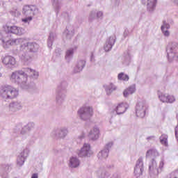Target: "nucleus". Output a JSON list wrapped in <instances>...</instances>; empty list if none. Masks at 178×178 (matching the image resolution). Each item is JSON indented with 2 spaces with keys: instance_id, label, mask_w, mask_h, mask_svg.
Masks as SVG:
<instances>
[{
  "instance_id": "f257e3e1",
  "label": "nucleus",
  "mask_w": 178,
  "mask_h": 178,
  "mask_svg": "<svg viewBox=\"0 0 178 178\" xmlns=\"http://www.w3.org/2000/svg\"><path fill=\"white\" fill-rule=\"evenodd\" d=\"M158 156H159V152H158L155 147H152L146 152L145 157L147 159L153 158L149 164V172L150 176H158V175L163 170V166H165V159L161 157L158 165L156 160H155V158H158Z\"/></svg>"
},
{
  "instance_id": "f03ea898",
  "label": "nucleus",
  "mask_w": 178,
  "mask_h": 178,
  "mask_svg": "<svg viewBox=\"0 0 178 178\" xmlns=\"http://www.w3.org/2000/svg\"><path fill=\"white\" fill-rule=\"evenodd\" d=\"M29 76L25 71H15L11 74L10 80L12 83L17 84L23 90H30V84H29Z\"/></svg>"
},
{
  "instance_id": "7ed1b4c3",
  "label": "nucleus",
  "mask_w": 178,
  "mask_h": 178,
  "mask_svg": "<svg viewBox=\"0 0 178 178\" xmlns=\"http://www.w3.org/2000/svg\"><path fill=\"white\" fill-rule=\"evenodd\" d=\"M0 94L3 99H15L19 97V90L10 85L3 86Z\"/></svg>"
},
{
  "instance_id": "20e7f679",
  "label": "nucleus",
  "mask_w": 178,
  "mask_h": 178,
  "mask_svg": "<svg viewBox=\"0 0 178 178\" xmlns=\"http://www.w3.org/2000/svg\"><path fill=\"white\" fill-rule=\"evenodd\" d=\"M178 44L177 42H170L166 47L167 58L169 62L177 60L178 62Z\"/></svg>"
},
{
  "instance_id": "39448f33",
  "label": "nucleus",
  "mask_w": 178,
  "mask_h": 178,
  "mask_svg": "<svg viewBox=\"0 0 178 178\" xmlns=\"http://www.w3.org/2000/svg\"><path fill=\"white\" fill-rule=\"evenodd\" d=\"M0 40H1L3 47L5 49L10 48L13 45H19V44H23L24 42V38L12 39L8 36L3 35V33L0 31Z\"/></svg>"
},
{
  "instance_id": "423d86ee",
  "label": "nucleus",
  "mask_w": 178,
  "mask_h": 178,
  "mask_svg": "<svg viewBox=\"0 0 178 178\" xmlns=\"http://www.w3.org/2000/svg\"><path fill=\"white\" fill-rule=\"evenodd\" d=\"M77 115L81 120H88L94 116V109L90 106H83L78 110Z\"/></svg>"
},
{
  "instance_id": "0eeeda50",
  "label": "nucleus",
  "mask_w": 178,
  "mask_h": 178,
  "mask_svg": "<svg viewBox=\"0 0 178 178\" xmlns=\"http://www.w3.org/2000/svg\"><path fill=\"white\" fill-rule=\"evenodd\" d=\"M22 14L25 16L22 20L23 23H28V24L33 20L34 15H35V7L33 6H24L22 8Z\"/></svg>"
},
{
  "instance_id": "6e6552de",
  "label": "nucleus",
  "mask_w": 178,
  "mask_h": 178,
  "mask_svg": "<svg viewBox=\"0 0 178 178\" xmlns=\"http://www.w3.org/2000/svg\"><path fill=\"white\" fill-rule=\"evenodd\" d=\"M3 29L8 34H15L16 35H23L26 31L24 29L17 26H9L8 24L3 26Z\"/></svg>"
},
{
  "instance_id": "1a4fd4ad",
  "label": "nucleus",
  "mask_w": 178,
  "mask_h": 178,
  "mask_svg": "<svg viewBox=\"0 0 178 178\" xmlns=\"http://www.w3.org/2000/svg\"><path fill=\"white\" fill-rule=\"evenodd\" d=\"M93 154L94 152H92L90 143H84L82 147L77 151L79 158H90Z\"/></svg>"
},
{
  "instance_id": "9d476101",
  "label": "nucleus",
  "mask_w": 178,
  "mask_h": 178,
  "mask_svg": "<svg viewBox=\"0 0 178 178\" xmlns=\"http://www.w3.org/2000/svg\"><path fill=\"white\" fill-rule=\"evenodd\" d=\"M30 51V52H38L40 45L35 42H27L24 39V42L21 43V51Z\"/></svg>"
},
{
  "instance_id": "9b49d317",
  "label": "nucleus",
  "mask_w": 178,
  "mask_h": 178,
  "mask_svg": "<svg viewBox=\"0 0 178 178\" xmlns=\"http://www.w3.org/2000/svg\"><path fill=\"white\" fill-rule=\"evenodd\" d=\"M148 106H147V102L145 101H140L137 103L136 106V115L138 118H145V113L147 112V109Z\"/></svg>"
},
{
  "instance_id": "f8f14e48",
  "label": "nucleus",
  "mask_w": 178,
  "mask_h": 178,
  "mask_svg": "<svg viewBox=\"0 0 178 178\" xmlns=\"http://www.w3.org/2000/svg\"><path fill=\"white\" fill-rule=\"evenodd\" d=\"M144 173V158L140 156L136 162L134 174L136 177H140Z\"/></svg>"
},
{
  "instance_id": "ddd939ff",
  "label": "nucleus",
  "mask_w": 178,
  "mask_h": 178,
  "mask_svg": "<svg viewBox=\"0 0 178 178\" xmlns=\"http://www.w3.org/2000/svg\"><path fill=\"white\" fill-rule=\"evenodd\" d=\"M1 62L7 69H15L17 65L16 58L12 56H5L2 57Z\"/></svg>"
},
{
  "instance_id": "4468645a",
  "label": "nucleus",
  "mask_w": 178,
  "mask_h": 178,
  "mask_svg": "<svg viewBox=\"0 0 178 178\" xmlns=\"http://www.w3.org/2000/svg\"><path fill=\"white\" fill-rule=\"evenodd\" d=\"M30 154V149L29 147H25L22 152L19 153L17 158V165L19 168H22L24 163L26 162V159L29 158V155Z\"/></svg>"
},
{
  "instance_id": "2eb2a0df",
  "label": "nucleus",
  "mask_w": 178,
  "mask_h": 178,
  "mask_svg": "<svg viewBox=\"0 0 178 178\" xmlns=\"http://www.w3.org/2000/svg\"><path fill=\"white\" fill-rule=\"evenodd\" d=\"M66 99V89L62 88V85L59 86L56 90V102L57 105H62Z\"/></svg>"
},
{
  "instance_id": "dca6fc26",
  "label": "nucleus",
  "mask_w": 178,
  "mask_h": 178,
  "mask_svg": "<svg viewBox=\"0 0 178 178\" xmlns=\"http://www.w3.org/2000/svg\"><path fill=\"white\" fill-rule=\"evenodd\" d=\"M18 55L20 60H22L24 65H30V63L33 62V58H31V56L29 54L27 50H22L21 47H19Z\"/></svg>"
},
{
  "instance_id": "f3484780",
  "label": "nucleus",
  "mask_w": 178,
  "mask_h": 178,
  "mask_svg": "<svg viewBox=\"0 0 178 178\" xmlns=\"http://www.w3.org/2000/svg\"><path fill=\"white\" fill-rule=\"evenodd\" d=\"M158 97L161 102H163L165 104H173L176 101V97L172 95H169L168 93H163L159 92L158 93Z\"/></svg>"
},
{
  "instance_id": "a211bd4d",
  "label": "nucleus",
  "mask_w": 178,
  "mask_h": 178,
  "mask_svg": "<svg viewBox=\"0 0 178 178\" xmlns=\"http://www.w3.org/2000/svg\"><path fill=\"white\" fill-rule=\"evenodd\" d=\"M69 134L67 127H63L60 129H56L51 131L52 137H57L58 138H65Z\"/></svg>"
},
{
  "instance_id": "6ab92c4d",
  "label": "nucleus",
  "mask_w": 178,
  "mask_h": 178,
  "mask_svg": "<svg viewBox=\"0 0 178 178\" xmlns=\"http://www.w3.org/2000/svg\"><path fill=\"white\" fill-rule=\"evenodd\" d=\"M23 108V105L20 102H13L8 105V113L10 115H13V113H16V112L22 110Z\"/></svg>"
},
{
  "instance_id": "aec40b11",
  "label": "nucleus",
  "mask_w": 178,
  "mask_h": 178,
  "mask_svg": "<svg viewBox=\"0 0 178 178\" xmlns=\"http://www.w3.org/2000/svg\"><path fill=\"white\" fill-rule=\"evenodd\" d=\"M143 5H146L149 13H154L156 9V0H141Z\"/></svg>"
},
{
  "instance_id": "412c9836",
  "label": "nucleus",
  "mask_w": 178,
  "mask_h": 178,
  "mask_svg": "<svg viewBox=\"0 0 178 178\" xmlns=\"http://www.w3.org/2000/svg\"><path fill=\"white\" fill-rule=\"evenodd\" d=\"M116 41V36L111 35L110 36L106 41V43L104 46V49L106 52H109L113 45H115V42Z\"/></svg>"
},
{
  "instance_id": "4be33fe9",
  "label": "nucleus",
  "mask_w": 178,
  "mask_h": 178,
  "mask_svg": "<svg viewBox=\"0 0 178 178\" xmlns=\"http://www.w3.org/2000/svg\"><path fill=\"white\" fill-rule=\"evenodd\" d=\"M99 128L95 126L88 133V137L92 141H97L99 138Z\"/></svg>"
},
{
  "instance_id": "5701e85b",
  "label": "nucleus",
  "mask_w": 178,
  "mask_h": 178,
  "mask_svg": "<svg viewBox=\"0 0 178 178\" xmlns=\"http://www.w3.org/2000/svg\"><path fill=\"white\" fill-rule=\"evenodd\" d=\"M81 163L80 159L76 156H71L68 161V166L71 168V169H77Z\"/></svg>"
},
{
  "instance_id": "b1692460",
  "label": "nucleus",
  "mask_w": 178,
  "mask_h": 178,
  "mask_svg": "<svg viewBox=\"0 0 178 178\" xmlns=\"http://www.w3.org/2000/svg\"><path fill=\"white\" fill-rule=\"evenodd\" d=\"M77 51V46H72L68 48L65 51V59L67 62H70L73 59L74 52Z\"/></svg>"
},
{
  "instance_id": "393cba45",
  "label": "nucleus",
  "mask_w": 178,
  "mask_h": 178,
  "mask_svg": "<svg viewBox=\"0 0 178 178\" xmlns=\"http://www.w3.org/2000/svg\"><path fill=\"white\" fill-rule=\"evenodd\" d=\"M121 63L122 67H127V66H130V63H131V54L129 51L124 53L122 59L121 60Z\"/></svg>"
},
{
  "instance_id": "a878e982",
  "label": "nucleus",
  "mask_w": 178,
  "mask_h": 178,
  "mask_svg": "<svg viewBox=\"0 0 178 178\" xmlns=\"http://www.w3.org/2000/svg\"><path fill=\"white\" fill-rule=\"evenodd\" d=\"M86 66V59L79 58L74 67V73H80Z\"/></svg>"
},
{
  "instance_id": "bb28decb",
  "label": "nucleus",
  "mask_w": 178,
  "mask_h": 178,
  "mask_svg": "<svg viewBox=\"0 0 178 178\" xmlns=\"http://www.w3.org/2000/svg\"><path fill=\"white\" fill-rule=\"evenodd\" d=\"M74 35V28L72 26H67L66 30L63 32V37L65 40H70Z\"/></svg>"
},
{
  "instance_id": "cd10ccee",
  "label": "nucleus",
  "mask_w": 178,
  "mask_h": 178,
  "mask_svg": "<svg viewBox=\"0 0 178 178\" xmlns=\"http://www.w3.org/2000/svg\"><path fill=\"white\" fill-rule=\"evenodd\" d=\"M103 87H104V88L106 91V94L107 95H111V94H112L113 92V91H116V90H118V86H116L113 83H110L108 84L104 85Z\"/></svg>"
},
{
  "instance_id": "c85d7f7f",
  "label": "nucleus",
  "mask_w": 178,
  "mask_h": 178,
  "mask_svg": "<svg viewBox=\"0 0 178 178\" xmlns=\"http://www.w3.org/2000/svg\"><path fill=\"white\" fill-rule=\"evenodd\" d=\"M127 108H129V104H127V103H121L117 106L115 112L117 115H122V113L126 112Z\"/></svg>"
},
{
  "instance_id": "c756f323",
  "label": "nucleus",
  "mask_w": 178,
  "mask_h": 178,
  "mask_svg": "<svg viewBox=\"0 0 178 178\" xmlns=\"http://www.w3.org/2000/svg\"><path fill=\"white\" fill-rule=\"evenodd\" d=\"M95 175L98 178H108L109 177V173L106 172L104 167H100L95 172Z\"/></svg>"
},
{
  "instance_id": "7c9ffc66",
  "label": "nucleus",
  "mask_w": 178,
  "mask_h": 178,
  "mask_svg": "<svg viewBox=\"0 0 178 178\" xmlns=\"http://www.w3.org/2000/svg\"><path fill=\"white\" fill-rule=\"evenodd\" d=\"M136 92V85L129 86L123 91V96L124 98H127Z\"/></svg>"
},
{
  "instance_id": "2f4dec72",
  "label": "nucleus",
  "mask_w": 178,
  "mask_h": 178,
  "mask_svg": "<svg viewBox=\"0 0 178 178\" xmlns=\"http://www.w3.org/2000/svg\"><path fill=\"white\" fill-rule=\"evenodd\" d=\"M108 155L109 150L104 149L98 153L97 157L99 161H105L106 160V158H108Z\"/></svg>"
},
{
  "instance_id": "473e14b6",
  "label": "nucleus",
  "mask_w": 178,
  "mask_h": 178,
  "mask_svg": "<svg viewBox=\"0 0 178 178\" xmlns=\"http://www.w3.org/2000/svg\"><path fill=\"white\" fill-rule=\"evenodd\" d=\"M24 71L26 74H29L33 79H38V76H40L38 72L31 68H26Z\"/></svg>"
},
{
  "instance_id": "72a5a7b5",
  "label": "nucleus",
  "mask_w": 178,
  "mask_h": 178,
  "mask_svg": "<svg viewBox=\"0 0 178 178\" xmlns=\"http://www.w3.org/2000/svg\"><path fill=\"white\" fill-rule=\"evenodd\" d=\"M56 40V34L54 33H50L48 40H47V47L49 48H52V44L54 41Z\"/></svg>"
},
{
  "instance_id": "f704fd0d",
  "label": "nucleus",
  "mask_w": 178,
  "mask_h": 178,
  "mask_svg": "<svg viewBox=\"0 0 178 178\" xmlns=\"http://www.w3.org/2000/svg\"><path fill=\"white\" fill-rule=\"evenodd\" d=\"M16 130H19V133L21 136H26L27 131H29V129H27V127H26V125L22 127V124H19L16 127Z\"/></svg>"
},
{
  "instance_id": "c9c22d12",
  "label": "nucleus",
  "mask_w": 178,
  "mask_h": 178,
  "mask_svg": "<svg viewBox=\"0 0 178 178\" xmlns=\"http://www.w3.org/2000/svg\"><path fill=\"white\" fill-rule=\"evenodd\" d=\"M118 79L121 81H129L130 78L129 77V75L124 74V72H121L118 74Z\"/></svg>"
},
{
  "instance_id": "e433bc0d",
  "label": "nucleus",
  "mask_w": 178,
  "mask_h": 178,
  "mask_svg": "<svg viewBox=\"0 0 178 178\" xmlns=\"http://www.w3.org/2000/svg\"><path fill=\"white\" fill-rule=\"evenodd\" d=\"M160 143L162 145L168 147V135L163 134L160 136Z\"/></svg>"
},
{
  "instance_id": "4c0bfd02",
  "label": "nucleus",
  "mask_w": 178,
  "mask_h": 178,
  "mask_svg": "<svg viewBox=\"0 0 178 178\" xmlns=\"http://www.w3.org/2000/svg\"><path fill=\"white\" fill-rule=\"evenodd\" d=\"M86 138V133L82 132L76 138V143L78 144H81V143Z\"/></svg>"
},
{
  "instance_id": "58836bf2",
  "label": "nucleus",
  "mask_w": 178,
  "mask_h": 178,
  "mask_svg": "<svg viewBox=\"0 0 178 178\" xmlns=\"http://www.w3.org/2000/svg\"><path fill=\"white\" fill-rule=\"evenodd\" d=\"M51 2L54 9L59 10L60 8V3H59V0H52Z\"/></svg>"
},
{
  "instance_id": "ea45409f",
  "label": "nucleus",
  "mask_w": 178,
  "mask_h": 178,
  "mask_svg": "<svg viewBox=\"0 0 178 178\" xmlns=\"http://www.w3.org/2000/svg\"><path fill=\"white\" fill-rule=\"evenodd\" d=\"M97 19V10H92L89 15V21L92 22Z\"/></svg>"
},
{
  "instance_id": "a19ab883",
  "label": "nucleus",
  "mask_w": 178,
  "mask_h": 178,
  "mask_svg": "<svg viewBox=\"0 0 178 178\" xmlns=\"http://www.w3.org/2000/svg\"><path fill=\"white\" fill-rule=\"evenodd\" d=\"M25 127H26L28 131H31L34 127H35V124L33 122H28Z\"/></svg>"
},
{
  "instance_id": "79ce46f5",
  "label": "nucleus",
  "mask_w": 178,
  "mask_h": 178,
  "mask_svg": "<svg viewBox=\"0 0 178 178\" xmlns=\"http://www.w3.org/2000/svg\"><path fill=\"white\" fill-rule=\"evenodd\" d=\"M170 29V25L168 22L163 21V25L161 26V30H169Z\"/></svg>"
},
{
  "instance_id": "37998d69",
  "label": "nucleus",
  "mask_w": 178,
  "mask_h": 178,
  "mask_svg": "<svg viewBox=\"0 0 178 178\" xmlns=\"http://www.w3.org/2000/svg\"><path fill=\"white\" fill-rule=\"evenodd\" d=\"M113 146V142L110 141L106 144V145L104 147V149H108V151L109 152V149H111Z\"/></svg>"
},
{
  "instance_id": "c03bdc74",
  "label": "nucleus",
  "mask_w": 178,
  "mask_h": 178,
  "mask_svg": "<svg viewBox=\"0 0 178 178\" xmlns=\"http://www.w3.org/2000/svg\"><path fill=\"white\" fill-rule=\"evenodd\" d=\"M10 14L15 17H19L20 16V11L19 10H13L10 12Z\"/></svg>"
},
{
  "instance_id": "a18cd8bd",
  "label": "nucleus",
  "mask_w": 178,
  "mask_h": 178,
  "mask_svg": "<svg viewBox=\"0 0 178 178\" xmlns=\"http://www.w3.org/2000/svg\"><path fill=\"white\" fill-rule=\"evenodd\" d=\"M104 16V13L102 11H96L97 19H102Z\"/></svg>"
},
{
  "instance_id": "49530a36",
  "label": "nucleus",
  "mask_w": 178,
  "mask_h": 178,
  "mask_svg": "<svg viewBox=\"0 0 178 178\" xmlns=\"http://www.w3.org/2000/svg\"><path fill=\"white\" fill-rule=\"evenodd\" d=\"M161 31L165 37H169L170 35V32L168 29H161Z\"/></svg>"
},
{
  "instance_id": "de8ad7c7",
  "label": "nucleus",
  "mask_w": 178,
  "mask_h": 178,
  "mask_svg": "<svg viewBox=\"0 0 178 178\" xmlns=\"http://www.w3.org/2000/svg\"><path fill=\"white\" fill-rule=\"evenodd\" d=\"M90 61L95 62V56H94V54H92L90 56Z\"/></svg>"
},
{
  "instance_id": "09e8293b",
  "label": "nucleus",
  "mask_w": 178,
  "mask_h": 178,
  "mask_svg": "<svg viewBox=\"0 0 178 178\" xmlns=\"http://www.w3.org/2000/svg\"><path fill=\"white\" fill-rule=\"evenodd\" d=\"M127 35H129V30L127 29L124 32V36L127 37Z\"/></svg>"
},
{
  "instance_id": "8fccbe9b",
  "label": "nucleus",
  "mask_w": 178,
  "mask_h": 178,
  "mask_svg": "<svg viewBox=\"0 0 178 178\" xmlns=\"http://www.w3.org/2000/svg\"><path fill=\"white\" fill-rule=\"evenodd\" d=\"M173 2H175V3H177V5H178V0H172Z\"/></svg>"
},
{
  "instance_id": "3c124183",
  "label": "nucleus",
  "mask_w": 178,
  "mask_h": 178,
  "mask_svg": "<svg viewBox=\"0 0 178 178\" xmlns=\"http://www.w3.org/2000/svg\"><path fill=\"white\" fill-rule=\"evenodd\" d=\"M151 138H154V136H150L147 138V140H151Z\"/></svg>"
},
{
  "instance_id": "603ef678",
  "label": "nucleus",
  "mask_w": 178,
  "mask_h": 178,
  "mask_svg": "<svg viewBox=\"0 0 178 178\" xmlns=\"http://www.w3.org/2000/svg\"><path fill=\"white\" fill-rule=\"evenodd\" d=\"M115 177H111V178H118L116 175H114Z\"/></svg>"
},
{
  "instance_id": "864d4df0",
  "label": "nucleus",
  "mask_w": 178,
  "mask_h": 178,
  "mask_svg": "<svg viewBox=\"0 0 178 178\" xmlns=\"http://www.w3.org/2000/svg\"><path fill=\"white\" fill-rule=\"evenodd\" d=\"M2 51V47L0 46V52Z\"/></svg>"
},
{
  "instance_id": "5fc2aeb1",
  "label": "nucleus",
  "mask_w": 178,
  "mask_h": 178,
  "mask_svg": "<svg viewBox=\"0 0 178 178\" xmlns=\"http://www.w3.org/2000/svg\"><path fill=\"white\" fill-rule=\"evenodd\" d=\"M175 173H177V174H178V170H175Z\"/></svg>"
},
{
  "instance_id": "6e6d98bb",
  "label": "nucleus",
  "mask_w": 178,
  "mask_h": 178,
  "mask_svg": "<svg viewBox=\"0 0 178 178\" xmlns=\"http://www.w3.org/2000/svg\"><path fill=\"white\" fill-rule=\"evenodd\" d=\"M0 77H2V74L0 73Z\"/></svg>"
},
{
  "instance_id": "4d7b16f0",
  "label": "nucleus",
  "mask_w": 178,
  "mask_h": 178,
  "mask_svg": "<svg viewBox=\"0 0 178 178\" xmlns=\"http://www.w3.org/2000/svg\"><path fill=\"white\" fill-rule=\"evenodd\" d=\"M1 67H2V65H1V63H0V69H1Z\"/></svg>"
},
{
  "instance_id": "13d9d810",
  "label": "nucleus",
  "mask_w": 178,
  "mask_h": 178,
  "mask_svg": "<svg viewBox=\"0 0 178 178\" xmlns=\"http://www.w3.org/2000/svg\"><path fill=\"white\" fill-rule=\"evenodd\" d=\"M19 2H22V1H23V0H18Z\"/></svg>"
},
{
  "instance_id": "bf43d9fd",
  "label": "nucleus",
  "mask_w": 178,
  "mask_h": 178,
  "mask_svg": "<svg viewBox=\"0 0 178 178\" xmlns=\"http://www.w3.org/2000/svg\"><path fill=\"white\" fill-rule=\"evenodd\" d=\"M174 178H178L177 177H175Z\"/></svg>"
}]
</instances>
